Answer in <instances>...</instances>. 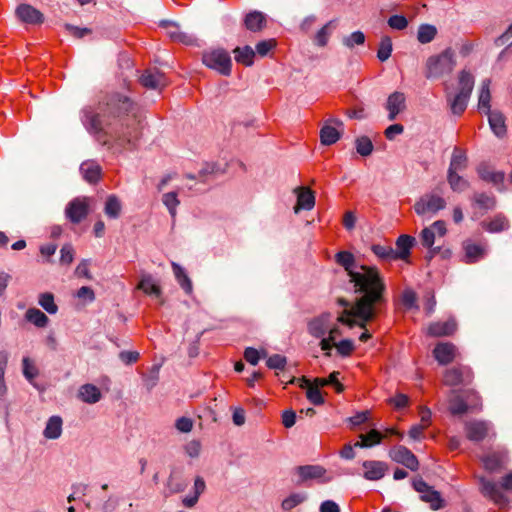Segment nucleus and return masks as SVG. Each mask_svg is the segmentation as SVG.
<instances>
[{
  "mask_svg": "<svg viewBox=\"0 0 512 512\" xmlns=\"http://www.w3.org/2000/svg\"><path fill=\"white\" fill-rule=\"evenodd\" d=\"M101 113H86L89 131L104 146L132 150L142 135L138 106L127 96L115 93L101 106Z\"/></svg>",
  "mask_w": 512,
  "mask_h": 512,
  "instance_id": "nucleus-1",
  "label": "nucleus"
},
{
  "mask_svg": "<svg viewBox=\"0 0 512 512\" xmlns=\"http://www.w3.org/2000/svg\"><path fill=\"white\" fill-rule=\"evenodd\" d=\"M336 262L347 271L350 282L354 284L357 300L349 309H345L337 321L350 327L359 325L362 328L371 321L377 308L385 302L386 286L378 269L371 266H357L354 255L348 251L338 252Z\"/></svg>",
  "mask_w": 512,
  "mask_h": 512,
  "instance_id": "nucleus-2",
  "label": "nucleus"
},
{
  "mask_svg": "<svg viewBox=\"0 0 512 512\" xmlns=\"http://www.w3.org/2000/svg\"><path fill=\"white\" fill-rule=\"evenodd\" d=\"M455 54L451 48H446L437 55L428 57L425 63L424 75L427 79H438L450 74L455 67Z\"/></svg>",
  "mask_w": 512,
  "mask_h": 512,
  "instance_id": "nucleus-3",
  "label": "nucleus"
},
{
  "mask_svg": "<svg viewBox=\"0 0 512 512\" xmlns=\"http://www.w3.org/2000/svg\"><path fill=\"white\" fill-rule=\"evenodd\" d=\"M203 63L222 75L228 76L231 73V57L224 49H214L207 51L202 57Z\"/></svg>",
  "mask_w": 512,
  "mask_h": 512,
  "instance_id": "nucleus-4",
  "label": "nucleus"
},
{
  "mask_svg": "<svg viewBox=\"0 0 512 512\" xmlns=\"http://www.w3.org/2000/svg\"><path fill=\"white\" fill-rule=\"evenodd\" d=\"M472 369L466 365L448 368L443 374V384L449 387L468 386L473 382Z\"/></svg>",
  "mask_w": 512,
  "mask_h": 512,
  "instance_id": "nucleus-5",
  "label": "nucleus"
},
{
  "mask_svg": "<svg viewBox=\"0 0 512 512\" xmlns=\"http://www.w3.org/2000/svg\"><path fill=\"white\" fill-rule=\"evenodd\" d=\"M446 207V200L435 193L423 195L414 205L418 215L435 214Z\"/></svg>",
  "mask_w": 512,
  "mask_h": 512,
  "instance_id": "nucleus-6",
  "label": "nucleus"
},
{
  "mask_svg": "<svg viewBox=\"0 0 512 512\" xmlns=\"http://www.w3.org/2000/svg\"><path fill=\"white\" fill-rule=\"evenodd\" d=\"M413 488L420 494L422 501L430 504L433 510L443 507V499L438 491L434 490L421 478H416L412 482Z\"/></svg>",
  "mask_w": 512,
  "mask_h": 512,
  "instance_id": "nucleus-7",
  "label": "nucleus"
},
{
  "mask_svg": "<svg viewBox=\"0 0 512 512\" xmlns=\"http://www.w3.org/2000/svg\"><path fill=\"white\" fill-rule=\"evenodd\" d=\"M447 232L446 223L443 220L435 221L431 226L424 228L420 233V240L424 247L431 249L433 254L439 252L438 249H432L437 237H444Z\"/></svg>",
  "mask_w": 512,
  "mask_h": 512,
  "instance_id": "nucleus-8",
  "label": "nucleus"
},
{
  "mask_svg": "<svg viewBox=\"0 0 512 512\" xmlns=\"http://www.w3.org/2000/svg\"><path fill=\"white\" fill-rule=\"evenodd\" d=\"M465 434L467 439L480 442L489 436L491 424L483 420H471L465 423Z\"/></svg>",
  "mask_w": 512,
  "mask_h": 512,
  "instance_id": "nucleus-9",
  "label": "nucleus"
},
{
  "mask_svg": "<svg viewBox=\"0 0 512 512\" xmlns=\"http://www.w3.org/2000/svg\"><path fill=\"white\" fill-rule=\"evenodd\" d=\"M481 493L492 500L500 507H504L508 503L507 497L503 494L500 487L492 480L484 477L479 478Z\"/></svg>",
  "mask_w": 512,
  "mask_h": 512,
  "instance_id": "nucleus-10",
  "label": "nucleus"
},
{
  "mask_svg": "<svg viewBox=\"0 0 512 512\" xmlns=\"http://www.w3.org/2000/svg\"><path fill=\"white\" fill-rule=\"evenodd\" d=\"M433 356L440 365H447L456 360L460 353L451 342H439L433 349Z\"/></svg>",
  "mask_w": 512,
  "mask_h": 512,
  "instance_id": "nucleus-11",
  "label": "nucleus"
},
{
  "mask_svg": "<svg viewBox=\"0 0 512 512\" xmlns=\"http://www.w3.org/2000/svg\"><path fill=\"white\" fill-rule=\"evenodd\" d=\"M139 81L145 88L155 90H162L168 84L165 74L156 68L145 70L140 76Z\"/></svg>",
  "mask_w": 512,
  "mask_h": 512,
  "instance_id": "nucleus-12",
  "label": "nucleus"
},
{
  "mask_svg": "<svg viewBox=\"0 0 512 512\" xmlns=\"http://www.w3.org/2000/svg\"><path fill=\"white\" fill-rule=\"evenodd\" d=\"M391 459L400 463L412 471H416L419 467V462L416 456L405 446H396L389 451Z\"/></svg>",
  "mask_w": 512,
  "mask_h": 512,
  "instance_id": "nucleus-13",
  "label": "nucleus"
},
{
  "mask_svg": "<svg viewBox=\"0 0 512 512\" xmlns=\"http://www.w3.org/2000/svg\"><path fill=\"white\" fill-rule=\"evenodd\" d=\"M343 123L338 119H328L320 131V140L323 145H332L340 138V131L337 127H342Z\"/></svg>",
  "mask_w": 512,
  "mask_h": 512,
  "instance_id": "nucleus-14",
  "label": "nucleus"
},
{
  "mask_svg": "<svg viewBox=\"0 0 512 512\" xmlns=\"http://www.w3.org/2000/svg\"><path fill=\"white\" fill-rule=\"evenodd\" d=\"M294 383H296L300 388L306 389V396L312 404L321 405L324 403V398L320 389L313 387L309 379L304 376L301 378L292 377L286 382V384Z\"/></svg>",
  "mask_w": 512,
  "mask_h": 512,
  "instance_id": "nucleus-15",
  "label": "nucleus"
},
{
  "mask_svg": "<svg viewBox=\"0 0 512 512\" xmlns=\"http://www.w3.org/2000/svg\"><path fill=\"white\" fill-rule=\"evenodd\" d=\"M67 218L73 223L81 222L88 214V202L85 198H75L66 207Z\"/></svg>",
  "mask_w": 512,
  "mask_h": 512,
  "instance_id": "nucleus-16",
  "label": "nucleus"
},
{
  "mask_svg": "<svg viewBox=\"0 0 512 512\" xmlns=\"http://www.w3.org/2000/svg\"><path fill=\"white\" fill-rule=\"evenodd\" d=\"M457 330V323L453 318L446 321H437L429 324L427 334L432 337L451 336Z\"/></svg>",
  "mask_w": 512,
  "mask_h": 512,
  "instance_id": "nucleus-17",
  "label": "nucleus"
},
{
  "mask_svg": "<svg viewBox=\"0 0 512 512\" xmlns=\"http://www.w3.org/2000/svg\"><path fill=\"white\" fill-rule=\"evenodd\" d=\"M333 317L331 314H322L308 323V332L316 338H324L330 329V323Z\"/></svg>",
  "mask_w": 512,
  "mask_h": 512,
  "instance_id": "nucleus-18",
  "label": "nucleus"
},
{
  "mask_svg": "<svg viewBox=\"0 0 512 512\" xmlns=\"http://www.w3.org/2000/svg\"><path fill=\"white\" fill-rule=\"evenodd\" d=\"M477 173L482 180L492 183L494 186L498 187L499 190H502L501 186L505 178L504 172L495 171L487 163H481L477 167Z\"/></svg>",
  "mask_w": 512,
  "mask_h": 512,
  "instance_id": "nucleus-19",
  "label": "nucleus"
},
{
  "mask_svg": "<svg viewBox=\"0 0 512 512\" xmlns=\"http://www.w3.org/2000/svg\"><path fill=\"white\" fill-rule=\"evenodd\" d=\"M471 200L473 207L479 210V212H474L475 218H478V216H483L484 213L494 209L496 206L495 197L486 193H474Z\"/></svg>",
  "mask_w": 512,
  "mask_h": 512,
  "instance_id": "nucleus-20",
  "label": "nucleus"
},
{
  "mask_svg": "<svg viewBox=\"0 0 512 512\" xmlns=\"http://www.w3.org/2000/svg\"><path fill=\"white\" fill-rule=\"evenodd\" d=\"M448 409L452 415L461 416L469 411L468 403L464 399V393L451 390L448 397Z\"/></svg>",
  "mask_w": 512,
  "mask_h": 512,
  "instance_id": "nucleus-21",
  "label": "nucleus"
},
{
  "mask_svg": "<svg viewBox=\"0 0 512 512\" xmlns=\"http://www.w3.org/2000/svg\"><path fill=\"white\" fill-rule=\"evenodd\" d=\"M362 466L364 469V477L372 481L381 479L388 469L386 463L376 460L364 461Z\"/></svg>",
  "mask_w": 512,
  "mask_h": 512,
  "instance_id": "nucleus-22",
  "label": "nucleus"
},
{
  "mask_svg": "<svg viewBox=\"0 0 512 512\" xmlns=\"http://www.w3.org/2000/svg\"><path fill=\"white\" fill-rule=\"evenodd\" d=\"M405 100V95L398 91L388 97L386 109L388 110V119L390 121L395 120L397 115L405 109Z\"/></svg>",
  "mask_w": 512,
  "mask_h": 512,
  "instance_id": "nucleus-23",
  "label": "nucleus"
},
{
  "mask_svg": "<svg viewBox=\"0 0 512 512\" xmlns=\"http://www.w3.org/2000/svg\"><path fill=\"white\" fill-rule=\"evenodd\" d=\"M17 17L28 24H39L43 22L42 13L28 4H21L16 9Z\"/></svg>",
  "mask_w": 512,
  "mask_h": 512,
  "instance_id": "nucleus-24",
  "label": "nucleus"
},
{
  "mask_svg": "<svg viewBox=\"0 0 512 512\" xmlns=\"http://www.w3.org/2000/svg\"><path fill=\"white\" fill-rule=\"evenodd\" d=\"M297 194V203L294 207L295 213L300 210H311L315 205V196L307 187H299L295 189Z\"/></svg>",
  "mask_w": 512,
  "mask_h": 512,
  "instance_id": "nucleus-25",
  "label": "nucleus"
},
{
  "mask_svg": "<svg viewBox=\"0 0 512 512\" xmlns=\"http://www.w3.org/2000/svg\"><path fill=\"white\" fill-rule=\"evenodd\" d=\"M484 468L493 473L500 471L506 464V455L502 452H492L481 458Z\"/></svg>",
  "mask_w": 512,
  "mask_h": 512,
  "instance_id": "nucleus-26",
  "label": "nucleus"
},
{
  "mask_svg": "<svg viewBox=\"0 0 512 512\" xmlns=\"http://www.w3.org/2000/svg\"><path fill=\"white\" fill-rule=\"evenodd\" d=\"M83 178L89 183H96L101 178V166L94 160L84 161L80 166Z\"/></svg>",
  "mask_w": 512,
  "mask_h": 512,
  "instance_id": "nucleus-27",
  "label": "nucleus"
},
{
  "mask_svg": "<svg viewBox=\"0 0 512 512\" xmlns=\"http://www.w3.org/2000/svg\"><path fill=\"white\" fill-rule=\"evenodd\" d=\"M78 397L88 404H95L100 401L102 394L100 389L93 384H84L78 390Z\"/></svg>",
  "mask_w": 512,
  "mask_h": 512,
  "instance_id": "nucleus-28",
  "label": "nucleus"
},
{
  "mask_svg": "<svg viewBox=\"0 0 512 512\" xmlns=\"http://www.w3.org/2000/svg\"><path fill=\"white\" fill-rule=\"evenodd\" d=\"M462 247L465 252L466 263H475L485 254L484 248L471 240L464 241Z\"/></svg>",
  "mask_w": 512,
  "mask_h": 512,
  "instance_id": "nucleus-29",
  "label": "nucleus"
},
{
  "mask_svg": "<svg viewBox=\"0 0 512 512\" xmlns=\"http://www.w3.org/2000/svg\"><path fill=\"white\" fill-rule=\"evenodd\" d=\"M415 243V238L410 235H401L396 241L397 251H395V257L397 259L406 260L410 255V249Z\"/></svg>",
  "mask_w": 512,
  "mask_h": 512,
  "instance_id": "nucleus-30",
  "label": "nucleus"
},
{
  "mask_svg": "<svg viewBox=\"0 0 512 512\" xmlns=\"http://www.w3.org/2000/svg\"><path fill=\"white\" fill-rule=\"evenodd\" d=\"M299 475V482H306L311 479H319L325 474V469L319 465H305L296 468Z\"/></svg>",
  "mask_w": 512,
  "mask_h": 512,
  "instance_id": "nucleus-31",
  "label": "nucleus"
},
{
  "mask_svg": "<svg viewBox=\"0 0 512 512\" xmlns=\"http://www.w3.org/2000/svg\"><path fill=\"white\" fill-rule=\"evenodd\" d=\"M489 125L497 137H503L506 134L505 117L499 111H490L488 114Z\"/></svg>",
  "mask_w": 512,
  "mask_h": 512,
  "instance_id": "nucleus-32",
  "label": "nucleus"
},
{
  "mask_svg": "<svg viewBox=\"0 0 512 512\" xmlns=\"http://www.w3.org/2000/svg\"><path fill=\"white\" fill-rule=\"evenodd\" d=\"M62 418L52 416L48 419L43 435L46 439H58L62 434Z\"/></svg>",
  "mask_w": 512,
  "mask_h": 512,
  "instance_id": "nucleus-33",
  "label": "nucleus"
},
{
  "mask_svg": "<svg viewBox=\"0 0 512 512\" xmlns=\"http://www.w3.org/2000/svg\"><path fill=\"white\" fill-rule=\"evenodd\" d=\"M490 79H485L481 83V89L479 93V99H478V108L480 111H483V113L488 114L491 110V93H490Z\"/></svg>",
  "mask_w": 512,
  "mask_h": 512,
  "instance_id": "nucleus-34",
  "label": "nucleus"
},
{
  "mask_svg": "<svg viewBox=\"0 0 512 512\" xmlns=\"http://www.w3.org/2000/svg\"><path fill=\"white\" fill-rule=\"evenodd\" d=\"M137 288L147 295H153L155 297L161 296V288L156 283L152 275H143L137 285Z\"/></svg>",
  "mask_w": 512,
  "mask_h": 512,
  "instance_id": "nucleus-35",
  "label": "nucleus"
},
{
  "mask_svg": "<svg viewBox=\"0 0 512 512\" xmlns=\"http://www.w3.org/2000/svg\"><path fill=\"white\" fill-rule=\"evenodd\" d=\"M205 489L206 484L204 479L200 476L196 477L193 486L194 494L192 496L184 497L182 500L183 505L187 508L194 507L197 504L200 495L204 493Z\"/></svg>",
  "mask_w": 512,
  "mask_h": 512,
  "instance_id": "nucleus-36",
  "label": "nucleus"
},
{
  "mask_svg": "<svg viewBox=\"0 0 512 512\" xmlns=\"http://www.w3.org/2000/svg\"><path fill=\"white\" fill-rule=\"evenodd\" d=\"M245 26L252 32H258L266 24V17L263 13L254 11L246 15L244 19Z\"/></svg>",
  "mask_w": 512,
  "mask_h": 512,
  "instance_id": "nucleus-37",
  "label": "nucleus"
},
{
  "mask_svg": "<svg viewBox=\"0 0 512 512\" xmlns=\"http://www.w3.org/2000/svg\"><path fill=\"white\" fill-rule=\"evenodd\" d=\"M172 269L180 287L185 291L186 294L190 295L193 291V285L185 270L175 262L172 263Z\"/></svg>",
  "mask_w": 512,
  "mask_h": 512,
  "instance_id": "nucleus-38",
  "label": "nucleus"
},
{
  "mask_svg": "<svg viewBox=\"0 0 512 512\" xmlns=\"http://www.w3.org/2000/svg\"><path fill=\"white\" fill-rule=\"evenodd\" d=\"M328 337L321 339L320 347L325 352L326 356H330V351L333 348L336 338L341 334L340 329L333 320L330 323V329L327 331Z\"/></svg>",
  "mask_w": 512,
  "mask_h": 512,
  "instance_id": "nucleus-39",
  "label": "nucleus"
},
{
  "mask_svg": "<svg viewBox=\"0 0 512 512\" xmlns=\"http://www.w3.org/2000/svg\"><path fill=\"white\" fill-rule=\"evenodd\" d=\"M360 441H357L354 446L361 448H368L381 443L383 434L376 429H371L366 434H361Z\"/></svg>",
  "mask_w": 512,
  "mask_h": 512,
  "instance_id": "nucleus-40",
  "label": "nucleus"
},
{
  "mask_svg": "<svg viewBox=\"0 0 512 512\" xmlns=\"http://www.w3.org/2000/svg\"><path fill=\"white\" fill-rule=\"evenodd\" d=\"M467 167V157L460 148H454L448 172L464 171Z\"/></svg>",
  "mask_w": 512,
  "mask_h": 512,
  "instance_id": "nucleus-41",
  "label": "nucleus"
},
{
  "mask_svg": "<svg viewBox=\"0 0 512 512\" xmlns=\"http://www.w3.org/2000/svg\"><path fill=\"white\" fill-rule=\"evenodd\" d=\"M482 227L492 233H497L508 229L509 222L502 214H497L493 219L488 222H483Z\"/></svg>",
  "mask_w": 512,
  "mask_h": 512,
  "instance_id": "nucleus-42",
  "label": "nucleus"
},
{
  "mask_svg": "<svg viewBox=\"0 0 512 512\" xmlns=\"http://www.w3.org/2000/svg\"><path fill=\"white\" fill-rule=\"evenodd\" d=\"M473 87H474L473 75L466 70H462L459 74L458 93L470 97Z\"/></svg>",
  "mask_w": 512,
  "mask_h": 512,
  "instance_id": "nucleus-43",
  "label": "nucleus"
},
{
  "mask_svg": "<svg viewBox=\"0 0 512 512\" xmlns=\"http://www.w3.org/2000/svg\"><path fill=\"white\" fill-rule=\"evenodd\" d=\"M235 60L245 66H251L254 62L255 51L250 46L234 49Z\"/></svg>",
  "mask_w": 512,
  "mask_h": 512,
  "instance_id": "nucleus-44",
  "label": "nucleus"
},
{
  "mask_svg": "<svg viewBox=\"0 0 512 512\" xmlns=\"http://www.w3.org/2000/svg\"><path fill=\"white\" fill-rule=\"evenodd\" d=\"M25 318L35 326L43 328L48 323V317L37 308H29L25 313Z\"/></svg>",
  "mask_w": 512,
  "mask_h": 512,
  "instance_id": "nucleus-45",
  "label": "nucleus"
},
{
  "mask_svg": "<svg viewBox=\"0 0 512 512\" xmlns=\"http://www.w3.org/2000/svg\"><path fill=\"white\" fill-rule=\"evenodd\" d=\"M105 214L112 219H116L121 213V203L115 195H110L105 201Z\"/></svg>",
  "mask_w": 512,
  "mask_h": 512,
  "instance_id": "nucleus-46",
  "label": "nucleus"
},
{
  "mask_svg": "<svg viewBox=\"0 0 512 512\" xmlns=\"http://www.w3.org/2000/svg\"><path fill=\"white\" fill-rule=\"evenodd\" d=\"M447 181L454 192H463L469 188V182L461 177L458 172H448Z\"/></svg>",
  "mask_w": 512,
  "mask_h": 512,
  "instance_id": "nucleus-47",
  "label": "nucleus"
},
{
  "mask_svg": "<svg viewBox=\"0 0 512 512\" xmlns=\"http://www.w3.org/2000/svg\"><path fill=\"white\" fill-rule=\"evenodd\" d=\"M437 29L433 25L422 24L417 33V39L422 44L430 43L436 36Z\"/></svg>",
  "mask_w": 512,
  "mask_h": 512,
  "instance_id": "nucleus-48",
  "label": "nucleus"
},
{
  "mask_svg": "<svg viewBox=\"0 0 512 512\" xmlns=\"http://www.w3.org/2000/svg\"><path fill=\"white\" fill-rule=\"evenodd\" d=\"M469 97L457 93L452 99H448L453 114L461 115L466 107Z\"/></svg>",
  "mask_w": 512,
  "mask_h": 512,
  "instance_id": "nucleus-49",
  "label": "nucleus"
},
{
  "mask_svg": "<svg viewBox=\"0 0 512 512\" xmlns=\"http://www.w3.org/2000/svg\"><path fill=\"white\" fill-rule=\"evenodd\" d=\"M373 253L383 260H396L395 250L391 246L375 244L371 247Z\"/></svg>",
  "mask_w": 512,
  "mask_h": 512,
  "instance_id": "nucleus-50",
  "label": "nucleus"
},
{
  "mask_svg": "<svg viewBox=\"0 0 512 512\" xmlns=\"http://www.w3.org/2000/svg\"><path fill=\"white\" fill-rule=\"evenodd\" d=\"M392 53V41L391 38L388 36H385L381 39L379 48L377 51V57L381 62L386 61L389 59Z\"/></svg>",
  "mask_w": 512,
  "mask_h": 512,
  "instance_id": "nucleus-51",
  "label": "nucleus"
},
{
  "mask_svg": "<svg viewBox=\"0 0 512 512\" xmlns=\"http://www.w3.org/2000/svg\"><path fill=\"white\" fill-rule=\"evenodd\" d=\"M22 366L23 375L30 383H32L33 380L38 376V369L35 363L29 357H24L22 360Z\"/></svg>",
  "mask_w": 512,
  "mask_h": 512,
  "instance_id": "nucleus-52",
  "label": "nucleus"
},
{
  "mask_svg": "<svg viewBox=\"0 0 512 512\" xmlns=\"http://www.w3.org/2000/svg\"><path fill=\"white\" fill-rule=\"evenodd\" d=\"M162 201L164 205L169 210V213L172 218H175L176 216V208L179 205L178 195L176 192H168L165 193L162 197Z\"/></svg>",
  "mask_w": 512,
  "mask_h": 512,
  "instance_id": "nucleus-53",
  "label": "nucleus"
},
{
  "mask_svg": "<svg viewBox=\"0 0 512 512\" xmlns=\"http://www.w3.org/2000/svg\"><path fill=\"white\" fill-rule=\"evenodd\" d=\"M39 304L50 314H55L58 310L57 305L54 302V296L51 293H42L39 296Z\"/></svg>",
  "mask_w": 512,
  "mask_h": 512,
  "instance_id": "nucleus-54",
  "label": "nucleus"
},
{
  "mask_svg": "<svg viewBox=\"0 0 512 512\" xmlns=\"http://www.w3.org/2000/svg\"><path fill=\"white\" fill-rule=\"evenodd\" d=\"M464 399L468 403L469 411L481 409V397L475 390H465Z\"/></svg>",
  "mask_w": 512,
  "mask_h": 512,
  "instance_id": "nucleus-55",
  "label": "nucleus"
},
{
  "mask_svg": "<svg viewBox=\"0 0 512 512\" xmlns=\"http://www.w3.org/2000/svg\"><path fill=\"white\" fill-rule=\"evenodd\" d=\"M356 150L361 156H369L373 151V144L367 136L356 139Z\"/></svg>",
  "mask_w": 512,
  "mask_h": 512,
  "instance_id": "nucleus-56",
  "label": "nucleus"
},
{
  "mask_svg": "<svg viewBox=\"0 0 512 512\" xmlns=\"http://www.w3.org/2000/svg\"><path fill=\"white\" fill-rule=\"evenodd\" d=\"M306 499V495L304 493H293L290 496H288L286 499L282 502V508L286 511H289L296 507L297 505L304 502Z\"/></svg>",
  "mask_w": 512,
  "mask_h": 512,
  "instance_id": "nucleus-57",
  "label": "nucleus"
},
{
  "mask_svg": "<svg viewBox=\"0 0 512 512\" xmlns=\"http://www.w3.org/2000/svg\"><path fill=\"white\" fill-rule=\"evenodd\" d=\"M333 347H335L337 352L344 357L350 356L355 349L353 341L348 339L342 340L339 343H333Z\"/></svg>",
  "mask_w": 512,
  "mask_h": 512,
  "instance_id": "nucleus-58",
  "label": "nucleus"
},
{
  "mask_svg": "<svg viewBox=\"0 0 512 512\" xmlns=\"http://www.w3.org/2000/svg\"><path fill=\"white\" fill-rule=\"evenodd\" d=\"M286 358L282 355H279V354H274L272 356H270L267 361H266V365L270 368V369H274V370H284L285 366H286Z\"/></svg>",
  "mask_w": 512,
  "mask_h": 512,
  "instance_id": "nucleus-59",
  "label": "nucleus"
},
{
  "mask_svg": "<svg viewBox=\"0 0 512 512\" xmlns=\"http://www.w3.org/2000/svg\"><path fill=\"white\" fill-rule=\"evenodd\" d=\"M167 487L171 494L179 493L185 490L186 483L179 480L174 474L168 478Z\"/></svg>",
  "mask_w": 512,
  "mask_h": 512,
  "instance_id": "nucleus-60",
  "label": "nucleus"
},
{
  "mask_svg": "<svg viewBox=\"0 0 512 512\" xmlns=\"http://www.w3.org/2000/svg\"><path fill=\"white\" fill-rule=\"evenodd\" d=\"M401 300L403 306L407 309L416 307L417 296L416 293L411 289H406L403 291Z\"/></svg>",
  "mask_w": 512,
  "mask_h": 512,
  "instance_id": "nucleus-61",
  "label": "nucleus"
},
{
  "mask_svg": "<svg viewBox=\"0 0 512 512\" xmlns=\"http://www.w3.org/2000/svg\"><path fill=\"white\" fill-rule=\"evenodd\" d=\"M275 46V39L264 40L256 45V52L263 57L266 56L272 49H274Z\"/></svg>",
  "mask_w": 512,
  "mask_h": 512,
  "instance_id": "nucleus-62",
  "label": "nucleus"
},
{
  "mask_svg": "<svg viewBox=\"0 0 512 512\" xmlns=\"http://www.w3.org/2000/svg\"><path fill=\"white\" fill-rule=\"evenodd\" d=\"M388 24L392 29L403 30L407 27L408 21L404 16L393 15L388 19Z\"/></svg>",
  "mask_w": 512,
  "mask_h": 512,
  "instance_id": "nucleus-63",
  "label": "nucleus"
},
{
  "mask_svg": "<svg viewBox=\"0 0 512 512\" xmlns=\"http://www.w3.org/2000/svg\"><path fill=\"white\" fill-rule=\"evenodd\" d=\"M365 41V36L361 31L353 32L350 36L344 39V44L347 47H353L354 45H361Z\"/></svg>",
  "mask_w": 512,
  "mask_h": 512,
  "instance_id": "nucleus-64",
  "label": "nucleus"
}]
</instances>
